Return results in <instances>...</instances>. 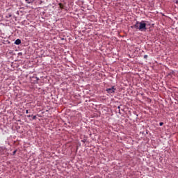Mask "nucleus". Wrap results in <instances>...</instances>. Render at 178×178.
Listing matches in <instances>:
<instances>
[{"label": "nucleus", "mask_w": 178, "mask_h": 178, "mask_svg": "<svg viewBox=\"0 0 178 178\" xmlns=\"http://www.w3.org/2000/svg\"><path fill=\"white\" fill-rule=\"evenodd\" d=\"M147 24H145V21H141V22H139V27L138 30L140 31H145L147 30Z\"/></svg>", "instance_id": "f257e3e1"}, {"label": "nucleus", "mask_w": 178, "mask_h": 178, "mask_svg": "<svg viewBox=\"0 0 178 178\" xmlns=\"http://www.w3.org/2000/svg\"><path fill=\"white\" fill-rule=\"evenodd\" d=\"M116 88L115 86L111 87V88H107V90H106V92H107L108 94H114Z\"/></svg>", "instance_id": "f03ea898"}, {"label": "nucleus", "mask_w": 178, "mask_h": 178, "mask_svg": "<svg viewBox=\"0 0 178 178\" xmlns=\"http://www.w3.org/2000/svg\"><path fill=\"white\" fill-rule=\"evenodd\" d=\"M139 26H140V22H138V21H137L135 24V25H133V26H131V28H135L138 30H139Z\"/></svg>", "instance_id": "7ed1b4c3"}, {"label": "nucleus", "mask_w": 178, "mask_h": 178, "mask_svg": "<svg viewBox=\"0 0 178 178\" xmlns=\"http://www.w3.org/2000/svg\"><path fill=\"white\" fill-rule=\"evenodd\" d=\"M21 42H21L20 39H17V40H15V44L17 45H19L21 44Z\"/></svg>", "instance_id": "20e7f679"}, {"label": "nucleus", "mask_w": 178, "mask_h": 178, "mask_svg": "<svg viewBox=\"0 0 178 178\" xmlns=\"http://www.w3.org/2000/svg\"><path fill=\"white\" fill-rule=\"evenodd\" d=\"M32 79H35V80H34V83H37V82L39 81V79L37 78V77H35V76H33Z\"/></svg>", "instance_id": "39448f33"}, {"label": "nucleus", "mask_w": 178, "mask_h": 178, "mask_svg": "<svg viewBox=\"0 0 178 178\" xmlns=\"http://www.w3.org/2000/svg\"><path fill=\"white\" fill-rule=\"evenodd\" d=\"M60 8L64 9V5L62 3H59Z\"/></svg>", "instance_id": "423d86ee"}, {"label": "nucleus", "mask_w": 178, "mask_h": 178, "mask_svg": "<svg viewBox=\"0 0 178 178\" xmlns=\"http://www.w3.org/2000/svg\"><path fill=\"white\" fill-rule=\"evenodd\" d=\"M26 2L29 4H30L31 3V0H26Z\"/></svg>", "instance_id": "0eeeda50"}, {"label": "nucleus", "mask_w": 178, "mask_h": 178, "mask_svg": "<svg viewBox=\"0 0 178 178\" xmlns=\"http://www.w3.org/2000/svg\"><path fill=\"white\" fill-rule=\"evenodd\" d=\"M147 58H148V56H147V55H145V56H144V58H145V59H147Z\"/></svg>", "instance_id": "6e6552de"}, {"label": "nucleus", "mask_w": 178, "mask_h": 178, "mask_svg": "<svg viewBox=\"0 0 178 178\" xmlns=\"http://www.w3.org/2000/svg\"><path fill=\"white\" fill-rule=\"evenodd\" d=\"M163 125V122H160L159 126L162 127Z\"/></svg>", "instance_id": "1a4fd4ad"}, {"label": "nucleus", "mask_w": 178, "mask_h": 178, "mask_svg": "<svg viewBox=\"0 0 178 178\" xmlns=\"http://www.w3.org/2000/svg\"><path fill=\"white\" fill-rule=\"evenodd\" d=\"M32 117H33V120H35V119H36V116H35V115H33Z\"/></svg>", "instance_id": "9d476101"}, {"label": "nucleus", "mask_w": 178, "mask_h": 178, "mask_svg": "<svg viewBox=\"0 0 178 178\" xmlns=\"http://www.w3.org/2000/svg\"><path fill=\"white\" fill-rule=\"evenodd\" d=\"M32 116H33V115H28L27 117H28V118H31V117H32Z\"/></svg>", "instance_id": "9b49d317"}, {"label": "nucleus", "mask_w": 178, "mask_h": 178, "mask_svg": "<svg viewBox=\"0 0 178 178\" xmlns=\"http://www.w3.org/2000/svg\"><path fill=\"white\" fill-rule=\"evenodd\" d=\"M16 152H17L16 150L13 152V155L15 154Z\"/></svg>", "instance_id": "f8f14e48"}, {"label": "nucleus", "mask_w": 178, "mask_h": 178, "mask_svg": "<svg viewBox=\"0 0 178 178\" xmlns=\"http://www.w3.org/2000/svg\"><path fill=\"white\" fill-rule=\"evenodd\" d=\"M26 114H28V113H29V111H28V110H26Z\"/></svg>", "instance_id": "ddd939ff"}, {"label": "nucleus", "mask_w": 178, "mask_h": 178, "mask_svg": "<svg viewBox=\"0 0 178 178\" xmlns=\"http://www.w3.org/2000/svg\"><path fill=\"white\" fill-rule=\"evenodd\" d=\"M9 17H11V15H9Z\"/></svg>", "instance_id": "4468645a"}, {"label": "nucleus", "mask_w": 178, "mask_h": 178, "mask_svg": "<svg viewBox=\"0 0 178 178\" xmlns=\"http://www.w3.org/2000/svg\"><path fill=\"white\" fill-rule=\"evenodd\" d=\"M118 108H120V106H118Z\"/></svg>", "instance_id": "2eb2a0df"}]
</instances>
